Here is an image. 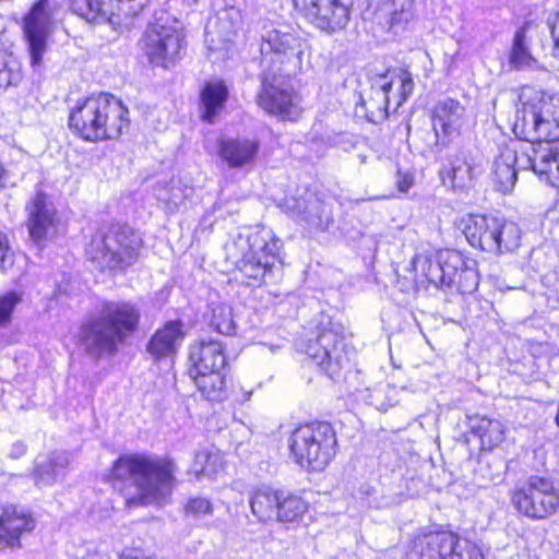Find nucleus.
<instances>
[{
	"instance_id": "obj_16",
	"label": "nucleus",
	"mask_w": 559,
	"mask_h": 559,
	"mask_svg": "<svg viewBox=\"0 0 559 559\" xmlns=\"http://www.w3.org/2000/svg\"><path fill=\"white\" fill-rule=\"evenodd\" d=\"M56 9L52 0H35L21 19L22 39L26 45L29 66L34 70L44 66L55 28Z\"/></svg>"
},
{
	"instance_id": "obj_7",
	"label": "nucleus",
	"mask_w": 559,
	"mask_h": 559,
	"mask_svg": "<svg viewBox=\"0 0 559 559\" xmlns=\"http://www.w3.org/2000/svg\"><path fill=\"white\" fill-rule=\"evenodd\" d=\"M334 426L325 420H308L296 425L287 436L292 462L308 473L323 472L338 453Z\"/></svg>"
},
{
	"instance_id": "obj_19",
	"label": "nucleus",
	"mask_w": 559,
	"mask_h": 559,
	"mask_svg": "<svg viewBox=\"0 0 559 559\" xmlns=\"http://www.w3.org/2000/svg\"><path fill=\"white\" fill-rule=\"evenodd\" d=\"M276 80L260 76L261 86L255 96L257 105L281 122H298L305 112L302 95L292 85L275 84Z\"/></svg>"
},
{
	"instance_id": "obj_39",
	"label": "nucleus",
	"mask_w": 559,
	"mask_h": 559,
	"mask_svg": "<svg viewBox=\"0 0 559 559\" xmlns=\"http://www.w3.org/2000/svg\"><path fill=\"white\" fill-rule=\"evenodd\" d=\"M108 559H158L155 555H147L140 546H127L117 551L114 557Z\"/></svg>"
},
{
	"instance_id": "obj_9",
	"label": "nucleus",
	"mask_w": 559,
	"mask_h": 559,
	"mask_svg": "<svg viewBox=\"0 0 559 559\" xmlns=\"http://www.w3.org/2000/svg\"><path fill=\"white\" fill-rule=\"evenodd\" d=\"M457 227L472 248L487 253L504 254L521 246L519 225L491 213H469L460 219Z\"/></svg>"
},
{
	"instance_id": "obj_4",
	"label": "nucleus",
	"mask_w": 559,
	"mask_h": 559,
	"mask_svg": "<svg viewBox=\"0 0 559 559\" xmlns=\"http://www.w3.org/2000/svg\"><path fill=\"white\" fill-rule=\"evenodd\" d=\"M141 326L139 307L127 300L105 301L98 318H92L80 326L79 343L88 354L112 356L119 346L135 335Z\"/></svg>"
},
{
	"instance_id": "obj_13",
	"label": "nucleus",
	"mask_w": 559,
	"mask_h": 559,
	"mask_svg": "<svg viewBox=\"0 0 559 559\" xmlns=\"http://www.w3.org/2000/svg\"><path fill=\"white\" fill-rule=\"evenodd\" d=\"M139 47L152 67L170 70L187 53V33L175 19L155 17L143 31Z\"/></svg>"
},
{
	"instance_id": "obj_12",
	"label": "nucleus",
	"mask_w": 559,
	"mask_h": 559,
	"mask_svg": "<svg viewBox=\"0 0 559 559\" xmlns=\"http://www.w3.org/2000/svg\"><path fill=\"white\" fill-rule=\"evenodd\" d=\"M509 503L519 518L542 522L559 514V485L548 475H530L508 491Z\"/></svg>"
},
{
	"instance_id": "obj_29",
	"label": "nucleus",
	"mask_w": 559,
	"mask_h": 559,
	"mask_svg": "<svg viewBox=\"0 0 559 559\" xmlns=\"http://www.w3.org/2000/svg\"><path fill=\"white\" fill-rule=\"evenodd\" d=\"M465 436L466 442L468 437L478 441L479 452H492L506 441L507 427L498 418L475 414L468 416V430Z\"/></svg>"
},
{
	"instance_id": "obj_23",
	"label": "nucleus",
	"mask_w": 559,
	"mask_h": 559,
	"mask_svg": "<svg viewBox=\"0 0 559 559\" xmlns=\"http://www.w3.org/2000/svg\"><path fill=\"white\" fill-rule=\"evenodd\" d=\"M36 528L33 513L17 504L0 508V552H14L23 548L24 539Z\"/></svg>"
},
{
	"instance_id": "obj_14",
	"label": "nucleus",
	"mask_w": 559,
	"mask_h": 559,
	"mask_svg": "<svg viewBox=\"0 0 559 559\" xmlns=\"http://www.w3.org/2000/svg\"><path fill=\"white\" fill-rule=\"evenodd\" d=\"M282 242L272 234H257L254 242L231 270L233 280L248 287H261L276 263L282 264Z\"/></svg>"
},
{
	"instance_id": "obj_43",
	"label": "nucleus",
	"mask_w": 559,
	"mask_h": 559,
	"mask_svg": "<svg viewBox=\"0 0 559 559\" xmlns=\"http://www.w3.org/2000/svg\"><path fill=\"white\" fill-rule=\"evenodd\" d=\"M550 33L554 40V48L559 50V13L556 15Z\"/></svg>"
},
{
	"instance_id": "obj_44",
	"label": "nucleus",
	"mask_w": 559,
	"mask_h": 559,
	"mask_svg": "<svg viewBox=\"0 0 559 559\" xmlns=\"http://www.w3.org/2000/svg\"><path fill=\"white\" fill-rule=\"evenodd\" d=\"M7 179H8V170H7L3 162L0 159V190L5 187Z\"/></svg>"
},
{
	"instance_id": "obj_15",
	"label": "nucleus",
	"mask_w": 559,
	"mask_h": 559,
	"mask_svg": "<svg viewBox=\"0 0 559 559\" xmlns=\"http://www.w3.org/2000/svg\"><path fill=\"white\" fill-rule=\"evenodd\" d=\"M304 48L300 38L289 33L272 31L261 46L260 76L290 79L302 70Z\"/></svg>"
},
{
	"instance_id": "obj_28",
	"label": "nucleus",
	"mask_w": 559,
	"mask_h": 559,
	"mask_svg": "<svg viewBox=\"0 0 559 559\" xmlns=\"http://www.w3.org/2000/svg\"><path fill=\"white\" fill-rule=\"evenodd\" d=\"M186 337L185 324L180 319L164 322L151 335L146 344V352L155 361L175 356L179 343Z\"/></svg>"
},
{
	"instance_id": "obj_10",
	"label": "nucleus",
	"mask_w": 559,
	"mask_h": 559,
	"mask_svg": "<svg viewBox=\"0 0 559 559\" xmlns=\"http://www.w3.org/2000/svg\"><path fill=\"white\" fill-rule=\"evenodd\" d=\"M249 506L252 515L261 524H299L310 510V502L302 490L270 484L251 489Z\"/></svg>"
},
{
	"instance_id": "obj_17",
	"label": "nucleus",
	"mask_w": 559,
	"mask_h": 559,
	"mask_svg": "<svg viewBox=\"0 0 559 559\" xmlns=\"http://www.w3.org/2000/svg\"><path fill=\"white\" fill-rule=\"evenodd\" d=\"M345 340L343 324L325 318L311 330V335L302 344V352L332 377L341 369Z\"/></svg>"
},
{
	"instance_id": "obj_30",
	"label": "nucleus",
	"mask_w": 559,
	"mask_h": 559,
	"mask_svg": "<svg viewBox=\"0 0 559 559\" xmlns=\"http://www.w3.org/2000/svg\"><path fill=\"white\" fill-rule=\"evenodd\" d=\"M440 248L416 253L412 258L414 284L428 289L430 287L444 289V271H442Z\"/></svg>"
},
{
	"instance_id": "obj_21",
	"label": "nucleus",
	"mask_w": 559,
	"mask_h": 559,
	"mask_svg": "<svg viewBox=\"0 0 559 559\" xmlns=\"http://www.w3.org/2000/svg\"><path fill=\"white\" fill-rule=\"evenodd\" d=\"M442 271H444V288H454L461 295H471L479 284L477 262L463 251L440 248Z\"/></svg>"
},
{
	"instance_id": "obj_40",
	"label": "nucleus",
	"mask_w": 559,
	"mask_h": 559,
	"mask_svg": "<svg viewBox=\"0 0 559 559\" xmlns=\"http://www.w3.org/2000/svg\"><path fill=\"white\" fill-rule=\"evenodd\" d=\"M415 173L411 169L397 168L395 187L399 192L407 193L415 186Z\"/></svg>"
},
{
	"instance_id": "obj_8",
	"label": "nucleus",
	"mask_w": 559,
	"mask_h": 559,
	"mask_svg": "<svg viewBox=\"0 0 559 559\" xmlns=\"http://www.w3.org/2000/svg\"><path fill=\"white\" fill-rule=\"evenodd\" d=\"M142 247V239L131 226L115 222L91 237L85 254L100 272L116 274L138 262Z\"/></svg>"
},
{
	"instance_id": "obj_35",
	"label": "nucleus",
	"mask_w": 559,
	"mask_h": 559,
	"mask_svg": "<svg viewBox=\"0 0 559 559\" xmlns=\"http://www.w3.org/2000/svg\"><path fill=\"white\" fill-rule=\"evenodd\" d=\"M64 466L66 463H61L58 457L49 456L34 466L32 477L38 486L49 485L57 480L59 469Z\"/></svg>"
},
{
	"instance_id": "obj_31",
	"label": "nucleus",
	"mask_w": 559,
	"mask_h": 559,
	"mask_svg": "<svg viewBox=\"0 0 559 559\" xmlns=\"http://www.w3.org/2000/svg\"><path fill=\"white\" fill-rule=\"evenodd\" d=\"M531 25V22L525 21L513 34L511 47L508 52V61L511 68L515 70L532 68L537 63L527 35Z\"/></svg>"
},
{
	"instance_id": "obj_24",
	"label": "nucleus",
	"mask_w": 559,
	"mask_h": 559,
	"mask_svg": "<svg viewBox=\"0 0 559 559\" xmlns=\"http://www.w3.org/2000/svg\"><path fill=\"white\" fill-rule=\"evenodd\" d=\"M465 108L457 99L447 97L431 108L430 120L437 138L443 144L451 143L461 134Z\"/></svg>"
},
{
	"instance_id": "obj_20",
	"label": "nucleus",
	"mask_w": 559,
	"mask_h": 559,
	"mask_svg": "<svg viewBox=\"0 0 559 559\" xmlns=\"http://www.w3.org/2000/svg\"><path fill=\"white\" fill-rule=\"evenodd\" d=\"M295 13L326 34L344 29L353 12L352 0H292Z\"/></svg>"
},
{
	"instance_id": "obj_42",
	"label": "nucleus",
	"mask_w": 559,
	"mask_h": 559,
	"mask_svg": "<svg viewBox=\"0 0 559 559\" xmlns=\"http://www.w3.org/2000/svg\"><path fill=\"white\" fill-rule=\"evenodd\" d=\"M10 252V240L5 233L0 231V267H4V261Z\"/></svg>"
},
{
	"instance_id": "obj_3",
	"label": "nucleus",
	"mask_w": 559,
	"mask_h": 559,
	"mask_svg": "<svg viewBox=\"0 0 559 559\" xmlns=\"http://www.w3.org/2000/svg\"><path fill=\"white\" fill-rule=\"evenodd\" d=\"M67 126L71 134L82 142H116L130 130V109L111 93H91L76 99L69 108Z\"/></svg>"
},
{
	"instance_id": "obj_27",
	"label": "nucleus",
	"mask_w": 559,
	"mask_h": 559,
	"mask_svg": "<svg viewBox=\"0 0 559 559\" xmlns=\"http://www.w3.org/2000/svg\"><path fill=\"white\" fill-rule=\"evenodd\" d=\"M229 99V87L225 80L205 81L199 91L198 106L200 120L213 124L226 109Z\"/></svg>"
},
{
	"instance_id": "obj_32",
	"label": "nucleus",
	"mask_w": 559,
	"mask_h": 559,
	"mask_svg": "<svg viewBox=\"0 0 559 559\" xmlns=\"http://www.w3.org/2000/svg\"><path fill=\"white\" fill-rule=\"evenodd\" d=\"M224 467L219 451L202 448L194 452L193 460L187 471L194 479L214 477Z\"/></svg>"
},
{
	"instance_id": "obj_37",
	"label": "nucleus",
	"mask_w": 559,
	"mask_h": 559,
	"mask_svg": "<svg viewBox=\"0 0 559 559\" xmlns=\"http://www.w3.org/2000/svg\"><path fill=\"white\" fill-rule=\"evenodd\" d=\"M22 301V294L11 290L0 295V328L11 323L15 307Z\"/></svg>"
},
{
	"instance_id": "obj_11",
	"label": "nucleus",
	"mask_w": 559,
	"mask_h": 559,
	"mask_svg": "<svg viewBox=\"0 0 559 559\" xmlns=\"http://www.w3.org/2000/svg\"><path fill=\"white\" fill-rule=\"evenodd\" d=\"M406 559H485L480 547L442 525L420 527L409 540Z\"/></svg>"
},
{
	"instance_id": "obj_22",
	"label": "nucleus",
	"mask_w": 559,
	"mask_h": 559,
	"mask_svg": "<svg viewBox=\"0 0 559 559\" xmlns=\"http://www.w3.org/2000/svg\"><path fill=\"white\" fill-rule=\"evenodd\" d=\"M26 227L31 240L39 248L58 235L60 218L49 197L38 191L26 206Z\"/></svg>"
},
{
	"instance_id": "obj_34",
	"label": "nucleus",
	"mask_w": 559,
	"mask_h": 559,
	"mask_svg": "<svg viewBox=\"0 0 559 559\" xmlns=\"http://www.w3.org/2000/svg\"><path fill=\"white\" fill-rule=\"evenodd\" d=\"M211 329L218 334L231 336L236 333L233 309L226 304L214 305L209 320Z\"/></svg>"
},
{
	"instance_id": "obj_25",
	"label": "nucleus",
	"mask_w": 559,
	"mask_h": 559,
	"mask_svg": "<svg viewBox=\"0 0 559 559\" xmlns=\"http://www.w3.org/2000/svg\"><path fill=\"white\" fill-rule=\"evenodd\" d=\"M476 158L466 152H457L439 169L441 183L452 191H466L477 178Z\"/></svg>"
},
{
	"instance_id": "obj_5",
	"label": "nucleus",
	"mask_w": 559,
	"mask_h": 559,
	"mask_svg": "<svg viewBox=\"0 0 559 559\" xmlns=\"http://www.w3.org/2000/svg\"><path fill=\"white\" fill-rule=\"evenodd\" d=\"M226 346L212 337L193 340L187 348L186 374L201 396L211 403L228 399Z\"/></svg>"
},
{
	"instance_id": "obj_2",
	"label": "nucleus",
	"mask_w": 559,
	"mask_h": 559,
	"mask_svg": "<svg viewBox=\"0 0 559 559\" xmlns=\"http://www.w3.org/2000/svg\"><path fill=\"white\" fill-rule=\"evenodd\" d=\"M177 472L178 464L171 456L124 453L112 461L105 483L123 498L127 510L163 506L178 485Z\"/></svg>"
},
{
	"instance_id": "obj_1",
	"label": "nucleus",
	"mask_w": 559,
	"mask_h": 559,
	"mask_svg": "<svg viewBox=\"0 0 559 559\" xmlns=\"http://www.w3.org/2000/svg\"><path fill=\"white\" fill-rule=\"evenodd\" d=\"M512 131L519 140L531 142L527 168L539 180L559 188V94L522 86Z\"/></svg>"
},
{
	"instance_id": "obj_33",
	"label": "nucleus",
	"mask_w": 559,
	"mask_h": 559,
	"mask_svg": "<svg viewBox=\"0 0 559 559\" xmlns=\"http://www.w3.org/2000/svg\"><path fill=\"white\" fill-rule=\"evenodd\" d=\"M515 156L511 153L500 154L496 157L492 168V183L495 190L500 193L510 192L518 180V173L515 169Z\"/></svg>"
},
{
	"instance_id": "obj_41",
	"label": "nucleus",
	"mask_w": 559,
	"mask_h": 559,
	"mask_svg": "<svg viewBox=\"0 0 559 559\" xmlns=\"http://www.w3.org/2000/svg\"><path fill=\"white\" fill-rule=\"evenodd\" d=\"M21 75L19 72H14L13 70L8 68L7 63H2L0 68V87L5 88L11 85H16L20 81Z\"/></svg>"
},
{
	"instance_id": "obj_26",
	"label": "nucleus",
	"mask_w": 559,
	"mask_h": 559,
	"mask_svg": "<svg viewBox=\"0 0 559 559\" xmlns=\"http://www.w3.org/2000/svg\"><path fill=\"white\" fill-rule=\"evenodd\" d=\"M261 152L257 138H222L217 141V154L229 168H242L255 163Z\"/></svg>"
},
{
	"instance_id": "obj_36",
	"label": "nucleus",
	"mask_w": 559,
	"mask_h": 559,
	"mask_svg": "<svg viewBox=\"0 0 559 559\" xmlns=\"http://www.w3.org/2000/svg\"><path fill=\"white\" fill-rule=\"evenodd\" d=\"M214 512L213 501L203 496H190L182 504V513L186 518L199 520L212 515Z\"/></svg>"
},
{
	"instance_id": "obj_6",
	"label": "nucleus",
	"mask_w": 559,
	"mask_h": 559,
	"mask_svg": "<svg viewBox=\"0 0 559 559\" xmlns=\"http://www.w3.org/2000/svg\"><path fill=\"white\" fill-rule=\"evenodd\" d=\"M368 88L360 93L356 109L370 123H381L390 116L392 102L394 110L403 106L415 90L413 73L407 66L386 67L367 74Z\"/></svg>"
},
{
	"instance_id": "obj_18",
	"label": "nucleus",
	"mask_w": 559,
	"mask_h": 559,
	"mask_svg": "<svg viewBox=\"0 0 559 559\" xmlns=\"http://www.w3.org/2000/svg\"><path fill=\"white\" fill-rule=\"evenodd\" d=\"M146 5V0H71L73 12L87 23L115 28L133 22Z\"/></svg>"
},
{
	"instance_id": "obj_38",
	"label": "nucleus",
	"mask_w": 559,
	"mask_h": 559,
	"mask_svg": "<svg viewBox=\"0 0 559 559\" xmlns=\"http://www.w3.org/2000/svg\"><path fill=\"white\" fill-rule=\"evenodd\" d=\"M392 3L396 7L394 11L391 13V24H399L402 22H406L414 7V0H391Z\"/></svg>"
}]
</instances>
